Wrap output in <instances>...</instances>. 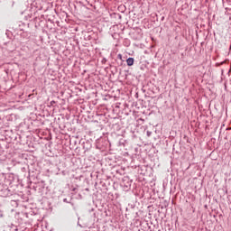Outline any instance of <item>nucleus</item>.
<instances>
[{"label":"nucleus","mask_w":231,"mask_h":231,"mask_svg":"<svg viewBox=\"0 0 231 231\" xmlns=\"http://www.w3.org/2000/svg\"><path fill=\"white\" fill-rule=\"evenodd\" d=\"M127 66H133L134 64V58H128L126 60Z\"/></svg>","instance_id":"nucleus-1"},{"label":"nucleus","mask_w":231,"mask_h":231,"mask_svg":"<svg viewBox=\"0 0 231 231\" xmlns=\"http://www.w3.org/2000/svg\"><path fill=\"white\" fill-rule=\"evenodd\" d=\"M147 136H151V132H147Z\"/></svg>","instance_id":"nucleus-2"},{"label":"nucleus","mask_w":231,"mask_h":231,"mask_svg":"<svg viewBox=\"0 0 231 231\" xmlns=\"http://www.w3.org/2000/svg\"><path fill=\"white\" fill-rule=\"evenodd\" d=\"M118 57H119V59H122V54H119Z\"/></svg>","instance_id":"nucleus-3"}]
</instances>
